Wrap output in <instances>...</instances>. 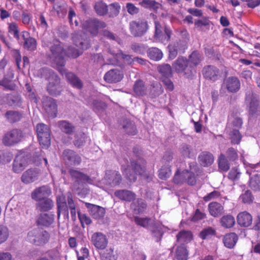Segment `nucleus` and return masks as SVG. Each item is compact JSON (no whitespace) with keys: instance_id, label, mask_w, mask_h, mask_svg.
Returning <instances> with one entry per match:
<instances>
[{"instance_id":"obj_55","label":"nucleus","mask_w":260,"mask_h":260,"mask_svg":"<svg viewBox=\"0 0 260 260\" xmlns=\"http://www.w3.org/2000/svg\"><path fill=\"white\" fill-rule=\"evenodd\" d=\"M225 157L230 161H235L238 159V150L233 147L229 148L224 154Z\"/></svg>"},{"instance_id":"obj_56","label":"nucleus","mask_w":260,"mask_h":260,"mask_svg":"<svg viewBox=\"0 0 260 260\" xmlns=\"http://www.w3.org/2000/svg\"><path fill=\"white\" fill-rule=\"evenodd\" d=\"M176 255L178 260H187L188 252L185 246L182 245L177 247L176 250Z\"/></svg>"},{"instance_id":"obj_25","label":"nucleus","mask_w":260,"mask_h":260,"mask_svg":"<svg viewBox=\"0 0 260 260\" xmlns=\"http://www.w3.org/2000/svg\"><path fill=\"white\" fill-rule=\"evenodd\" d=\"M26 158L22 155H17L13 163V171L16 173L21 172L27 166Z\"/></svg>"},{"instance_id":"obj_36","label":"nucleus","mask_w":260,"mask_h":260,"mask_svg":"<svg viewBox=\"0 0 260 260\" xmlns=\"http://www.w3.org/2000/svg\"><path fill=\"white\" fill-rule=\"evenodd\" d=\"M147 204L145 201L141 199H138L131 204V208L135 214L143 213L146 209Z\"/></svg>"},{"instance_id":"obj_5","label":"nucleus","mask_w":260,"mask_h":260,"mask_svg":"<svg viewBox=\"0 0 260 260\" xmlns=\"http://www.w3.org/2000/svg\"><path fill=\"white\" fill-rule=\"evenodd\" d=\"M173 67L177 72H184L187 78L192 79L196 74V70L190 69L188 60L185 57H179L173 63Z\"/></svg>"},{"instance_id":"obj_48","label":"nucleus","mask_w":260,"mask_h":260,"mask_svg":"<svg viewBox=\"0 0 260 260\" xmlns=\"http://www.w3.org/2000/svg\"><path fill=\"white\" fill-rule=\"evenodd\" d=\"M163 88L161 84L158 82H155L151 85L150 93L153 97H156L163 92Z\"/></svg>"},{"instance_id":"obj_1","label":"nucleus","mask_w":260,"mask_h":260,"mask_svg":"<svg viewBox=\"0 0 260 260\" xmlns=\"http://www.w3.org/2000/svg\"><path fill=\"white\" fill-rule=\"evenodd\" d=\"M66 51L59 41L51 43L47 52V56L52 63L63 74L62 67L65 66Z\"/></svg>"},{"instance_id":"obj_59","label":"nucleus","mask_w":260,"mask_h":260,"mask_svg":"<svg viewBox=\"0 0 260 260\" xmlns=\"http://www.w3.org/2000/svg\"><path fill=\"white\" fill-rule=\"evenodd\" d=\"M185 170L181 172H179L178 170L176 172L173 178V181L175 183L182 184L185 182L186 180V173H185Z\"/></svg>"},{"instance_id":"obj_31","label":"nucleus","mask_w":260,"mask_h":260,"mask_svg":"<svg viewBox=\"0 0 260 260\" xmlns=\"http://www.w3.org/2000/svg\"><path fill=\"white\" fill-rule=\"evenodd\" d=\"M224 84L228 90L231 92L237 91L240 86L239 80L235 77H229L225 80Z\"/></svg>"},{"instance_id":"obj_41","label":"nucleus","mask_w":260,"mask_h":260,"mask_svg":"<svg viewBox=\"0 0 260 260\" xmlns=\"http://www.w3.org/2000/svg\"><path fill=\"white\" fill-rule=\"evenodd\" d=\"M53 207V202L52 200L49 198L44 199L40 200L37 204V208L41 211H47L51 210Z\"/></svg>"},{"instance_id":"obj_60","label":"nucleus","mask_w":260,"mask_h":260,"mask_svg":"<svg viewBox=\"0 0 260 260\" xmlns=\"http://www.w3.org/2000/svg\"><path fill=\"white\" fill-rule=\"evenodd\" d=\"M239 199L241 200L242 202L245 204H250L253 202L254 197L251 192L247 190L240 196Z\"/></svg>"},{"instance_id":"obj_32","label":"nucleus","mask_w":260,"mask_h":260,"mask_svg":"<svg viewBox=\"0 0 260 260\" xmlns=\"http://www.w3.org/2000/svg\"><path fill=\"white\" fill-rule=\"evenodd\" d=\"M114 195L119 199L126 202H131L136 198V194L132 191L126 189L116 190Z\"/></svg>"},{"instance_id":"obj_62","label":"nucleus","mask_w":260,"mask_h":260,"mask_svg":"<svg viewBox=\"0 0 260 260\" xmlns=\"http://www.w3.org/2000/svg\"><path fill=\"white\" fill-rule=\"evenodd\" d=\"M171 175V170L168 166L163 167L158 171V177L160 179L166 180Z\"/></svg>"},{"instance_id":"obj_34","label":"nucleus","mask_w":260,"mask_h":260,"mask_svg":"<svg viewBox=\"0 0 260 260\" xmlns=\"http://www.w3.org/2000/svg\"><path fill=\"white\" fill-rule=\"evenodd\" d=\"M203 57L198 51H193L189 56L188 61L190 69H194L202 61Z\"/></svg>"},{"instance_id":"obj_64","label":"nucleus","mask_w":260,"mask_h":260,"mask_svg":"<svg viewBox=\"0 0 260 260\" xmlns=\"http://www.w3.org/2000/svg\"><path fill=\"white\" fill-rule=\"evenodd\" d=\"M242 136L238 130L233 129L230 133L231 143L234 144H238L241 139Z\"/></svg>"},{"instance_id":"obj_10","label":"nucleus","mask_w":260,"mask_h":260,"mask_svg":"<svg viewBox=\"0 0 260 260\" xmlns=\"http://www.w3.org/2000/svg\"><path fill=\"white\" fill-rule=\"evenodd\" d=\"M106 26V24L104 22L99 21L96 19L87 20L83 24L84 29L93 35H97L99 28H105Z\"/></svg>"},{"instance_id":"obj_52","label":"nucleus","mask_w":260,"mask_h":260,"mask_svg":"<svg viewBox=\"0 0 260 260\" xmlns=\"http://www.w3.org/2000/svg\"><path fill=\"white\" fill-rule=\"evenodd\" d=\"M123 128L129 135H134L137 133L136 125L133 121L125 120L124 121Z\"/></svg>"},{"instance_id":"obj_19","label":"nucleus","mask_w":260,"mask_h":260,"mask_svg":"<svg viewBox=\"0 0 260 260\" xmlns=\"http://www.w3.org/2000/svg\"><path fill=\"white\" fill-rule=\"evenodd\" d=\"M40 171L37 169H30L22 174L21 180L25 184H29L37 181L40 175Z\"/></svg>"},{"instance_id":"obj_47","label":"nucleus","mask_w":260,"mask_h":260,"mask_svg":"<svg viewBox=\"0 0 260 260\" xmlns=\"http://www.w3.org/2000/svg\"><path fill=\"white\" fill-rule=\"evenodd\" d=\"M229 161V160L225 157V155L223 153H221L218 159L219 169L223 172L228 171L230 168Z\"/></svg>"},{"instance_id":"obj_2","label":"nucleus","mask_w":260,"mask_h":260,"mask_svg":"<svg viewBox=\"0 0 260 260\" xmlns=\"http://www.w3.org/2000/svg\"><path fill=\"white\" fill-rule=\"evenodd\" d=\"M57 216L59 217L61 213L68 218L70 210L72 218L75 220L76 218V205L73 200V195L70 192H67L66 198L62 195L57 197Z\"/></svg>"},{"instance_id":"obj_21","label":"nucleus","mask_w":260,"mask_h":260,"mask_svg":"<svg viewBox=\"0 0 260 260\" xmlns=\"http://www.w3.org/2000/svg\"><path fill=\"white\" fill-rule=\"evenodd\" d=\"M123 77V74L119 70L114 69L107 72L105 74L104 79L108 83H114L120 81Z\"/></svg>"},{"instance_id":"obj_30","label":"nucleus","mask_w":260,"mask_h":260,"mask_svg":"<svg viewBox=\"0 0 260 260\" xmlns=\"http://www.w3.org/2000/svg\"><path fill=\"white\" fill-rule=\"evenodd\" d=\"M54 214L48 213H41L37 219V223L39 225L46 227L50 226L54 221Z\"/></svg>"},{"instance_id":"obj_4","label":"nucleus","mask_w":260,"mask_h":260,"mask_svg":"<svg viewBox=\"0 0 260 260\" xmlns=\"http://www.w3.org/2000/svg\"><path fill=\"white\" fill-rule=\"evenodd\" d=\"M49 239V233L39 229L29 231L27 236V240L37 246L44 245L48 242Z\"/></svg>"},{"instance_id":"obj_11","label":"nucleus","mask_w":260,"mask_h":260,"mask_svg":"<svg viewBox=\"0 0 260 260\" xmlns=\"http://www.w3.org/2000/svg\"><path fill=\"white\" fill-rule=\"evenodd\" d=\"M62 157L66 163L70 166H78L82 161L81 156L71 149L64 150L62 153Z\"/></svg>"},{"instance_id":"obj_57","label":"nucleus","mask_w":260,"mask_h":260,"mask_svg":"<svg viewBox=\"0 0 260 260\" xmlns=\"http://www.w3.org/2000/svg\"><path fill=\"white\" fill-rule=\"evenodd\" d=\"M9 32L13 35L18 41H21V35H19V30L18 25L15 23H11L9 25Z\"/></svg>"},{"instance_id":"obj_27","label":"nucleus","mask_w":260,"mask_h":260,"mask_svg":"<svg viewBox=\"0 0 260 260\" xmlns=\"http://www.w3.org/2000/svg\"><path fill=\"white\" fill-rule=\"evenodd\" d=\"M21 43H23L25 48L29 50H34L36 48L37 43L35 39L29 37V34L26 31H23L21 34Z\"/></svg>"},{"instance_id":"obj_38","label":"nucleus","mask_w":260,"mask_h":260,"mask_svg":"<svg viewBox=\"0 0 260 260\" xmlns=\"http://www.w3.org/2000/svg\"><path fill=\"white\" fill-rule=\"evenodd\" d=\"M66 77L69 82L74 87L78 89H81L83 87L81 80L74 74L68 72L66 73Z\"/></svg>"},{"instance_id":"obj_54","label":"nucleus","mask_w":260,"mask_h":260,"mask_svg":"<svg viewBox=\"0 0 260 260\" xmlns=\"http://www.w3.org/2000/svg\"><path fill=\"white\" fill-rule=\"evenodd\" d=\"M158 72L164 78H169L172 76V71L170 65L169 64H162L158 67Z\"/></svg>"},{"instance_id":"obj_35","label":"nucleus","mask_w":260,"mask_h":260,"mask_svg":"<svg viewBox=\"0 0 260 260\" xmlns=\"http://www.w3.org/2000/svg\"><path fill=\"white\" fill-rule=\"evenodd\" d=\"M208 210L211 215L214 217L220 216L224 212L223 206L217 202H211L208 205Z\"/></svg>"},{"instance_id":"obj_51","label":"nucleus","mask_w":260,"mask_h":260,"mask_svg":"<svg viewBox=\"0 0 260 260\" xmlns=\"http://www.w3.org/2000/svg\"><path fill=\"white\" fill-rule=\"evenodd\" d=\"M249 186L254 191L260 190V175L256 174L250 177Z\"/></svg>"},{"instance_id":"obj_20","label":"nucleus","mask_w":260,"mask_h":260,"mask_svg":"<svg viewBox=\"0 0 260 260\" xmlns=\"http://www.w3.org/2000/svg\"><path fill=\"white\" fill-rule=\"evenodd\" d=\"M47 89L51 95H57L60 94L62 88L60 84V79L57 75L54 76V78H51L49 81Z\"/></svg>"},{"instance_id":"obj_61","label":"nucleus","mask_w":260,"mask_h":260,"mask_svg":"<svg viewBox=\"0 0 260 260\" xmlns=\"http://www.w3.org/2000/svg\"><path fill=\"white\" fill-rule=\"evenodd\" d=\"M13 158L11 153L6 151H0V165L10 162Z\"/></svg>"},{"instance_id":"obj_6","label":"nucleus","mask_w":260,"mask_h":260,"mask_svg":"<svg viewBox=\"0 0 260 260\" xmlns=\"http://www.w3.org/2000/svg\"><path fill=\"white\" fill-rule=\"evenodd\" d=\"M23 137L24 134L21 129L14 128L4 135L2 141L5 146H12L21 142Z\"/></svg>"},{"instance_id":"obj_45","label":"nucleus","mask_w":260,"mask_h":260,"mask_svg":"<svg viewBox=\"0 0 260 260\" xmlns=\"http://www.w3.org/2000/svg\"><path fill=\"white\" fill-rule=\"evenodd\" d=\"M58 125L61 131L67 134H72L75 131V127L67 121H60Z\"/></svg>"},{"instance_id":"obj_49","label":"nucleus","mask_w":260,"mask_h":260,"mask_svg":"<svg viewBox=\"0 0 260 260\" xmlns=\"http://www.w3.org/2000/svg\"><path fill=\"white\" fill-rule=\"evenodd\" d=\"M221 225L225 228H230L232 227L235 223L234 217L231 215H226L222 216L220 219Z\"/></svg>"},{"instance_id":"obj_50","label":"nucleus","mask_w":260,"mask_h":260,"mask_svg":"<svg viewBox=\"0 0 260 260\" xmlns=\"http://www.w3.org/2000/svg\"><path fill=\"white\" fill-rule=\"evenodd\" d=\"M88 137L84 133H79L75 136L74 141V145L78 148H80L84 145Z\"/></svg>"},{"instance_id":"obj_39","label":"nucleus","mask_w":260,"mask_h":260,"mask_svg":"<svg viewBox=\"0 0 260 260\" xmlns=\"http://www.w3.org/2000/svg\"><path fill=\"white\" fill-rule=\"evenodd\" d=\"M179 151L183 158H191L194 155V151L192 146L187 144H183L180 146Z\"/></svg>"},{"instance_id":"obj_37","label":"nucleus","mask_w":260,"mask_h":260,"mask_svg":"<svg viewBox=\"0 0 260 260\" xmlns=\"http://www.w3.org/2000/svg\"><path fill=\"white\" fill-rule=\"evenodd\" d=\"M238 239V237L235 233H230L224 236L223 242L225 247L229 248H232L236 245Z\"/></svg>"},{"instance_id":"obj_53","label":"nucleus","mask_w":260,"mask_h":260,"mask_svg":"<svg viewBox=\"0 0 260 260\" xmlns=\"http://www.w3.org/2000/svg\"><path fill=\"white\" fill-rule=\"evenodd\" d=\"M94 8L96 13L100 16L106 15L108 12L107 5L102 2H98L96 3Z\"/></svg>"},{"instance_id":"obj_12","label":"nucleus","mask_w":260,"mask_h":260,"mask_svg":"<svg viewBox=\"0 0 260 260\" xmlns=\"http://www.w3.org/2000/svg\"><path fill=\"white\" fill-rule=\"evenodd\" d=\"M155 37L159 41L166 43L170 40L171 31L169 28L166 27L164 28L157 21L155 22Z\"/></svg>"},{"instance_id":"obj_42","label":"nucleus","mask_w":260,"mask_h":260,"mask_svg":"<svg viewBox=\"0 0 260 260\" xmlns=\"http://www.w3.org/2000/svg\"><path fill=\"white\" fill-rule=\"evenodd\" d=\"M139 5L144 8L154 11H157L161 6L159 3L153 0H142L139 2Z\"/></svg>"},{"instance_id":"obj_58","label":"nucleus","mask_w":260,"mask_h":260,"mask_svg":"<svg viewBox=\"0 0 260 260\" xmlns=\"http://www.w3.org/2000/svg\"><path fill=\"white\" fill-rule=\"evenodd\" d=\"M5 116L12 123L20 120L21 118V115L18 112L15 111H8L6 113Z\"/></svg>"},{"instance_id":"obj_22","label":"nucleus","mask_w":260,"mask_h":260,"mask_svg":"<svg viewBox=\"0 0 260 260\" xmlns=\"http://www.w3.org/2000/svg\"><path fill=\"white\" fill-rule=\"evenodd\" d=\"M105 179L107 184L114 187L120 183L121 176L118 172L110 170L106 172Z\"/></svg>"},{"instance_id":"obj_3","label":"nucleus","mask_w":260,"mask_h":260,"mask_svg":"<svg viewBox=\"0 0 260 260\" xmlns=\"http://www.w3.org/2000/svg\"><path fill=\"white\" fill-rule=\"evenodd\" d=\"M136 223L145 228H147L152 233V234L156 238V241L159 242L162 236L161 225L154 222L149 218H141L136 216L134 218Z\"/></svg>"},{"instance_id":"obj_7","label":"nucleus","mask_w":260,"mask_h":260,"mask_svg":"<svg viewBox=\"0 0 260 260\" xmlns=\"http://www.w3.org/2000/svg\"><path fill=\"white\" fill-rule=\"evenodd\" d=\"M38 140L43 148H47L50 145V133L49 127L42 123L36 126Z\"/></svg>"},{"instance_id":"obj_16","label":"nucleus","mask_w":260,"mask_h":260,"mask_svg":"<svg viewBox=\"0 0 260 260\" xmlns=\"http://www.w3.org/2000/svg\"><path fill=\"white\" fill-rule=\"evenodd\" d=\"M202 73L205 78L212 81L217 80L221 77L220 71L214 66L210 65L204 67Z\"/></svg>"},{"instance_id":"obj_17","label":"nucleus","mask_w":260,"mask_h":260,"mask_svg":"<svg viewBox=\"0 0 260 260\" xmlns=\"http://www.w3.org/2000/svg\"><path fill=\"white\" fill-rule=\"evenodd\" d=\"M69 173L72 180L78 184L85 182L91 183L93 181L88 175L75 169H70Z\"/></svg>"},{"instance_id":"obj_44","label":"nucleus","mask_w":260,"mask_h":260,"mask_svg":"<svg viewBox=\"0 0 260 260\" xmlns=\"http://www.w3.org/2000/svg\"><path fill=\"white\" fill-rule=\"evenodd\" d=\"M38 75L42 78H44L49 81L54 76H57L54 72L48 68H43L38 71Z\"/></svg>"},{"instance_id":"obj_15","label":"nucleus","mask_w":260,"mask_h":260,"mask_svg":"<svg viewBox=\"0 0 260 260\" xmlns=\"http://www.w3.org/2000/svg\"><path fill=\"white\" fill-rule=\"evenodd\" d=\"M73 41L75 45L81 50L88 49L90 44L88 40L86 38V35L82 32H76L73 34Z\"/></svg>"},{"instance_id":"obj_29","label":"nucleus","mask_w":260,"mask_h":260,"mask_svg":"<svg viewBox=\"0 0 260 260\" xmlns=\"http://www.w3.org/2000/svg\"><path fill=\"white\" fill-rule=\"evenodd\" d=\"M14 78V73L12 70H9L4 79L0 80V85L3 86L5 89L13 90L15 88V84L12 82Z\"/></svg>"},{"instance_id":"obj_13","label":"nucleus","mask_w":260,"mask_h":260,"mask_svg":"<svg viewBox=\"0 0 260 260\" xmlns=\"http://www.w3.org/2000/svg\"><path fill=\"white\" fill-rule=\"evenodd\" d=\"M42 104L44 109L49 116H56L57 108L55 100L49 96H44L42 99Z\"/></svg>"},{"instance_id":"obj_8","label":"nucleus","mask_w":260,"mask_h":260,"mask_svg":"<svg viewBox=\"0 0 260 260\" xmlns=\"http://www.w3.org/2000/svg\"><path fill=\"white\" fill-rule=\"evenodd\" d=\"M123 173L125 175L126 178L131 182H135L137 179V175H141L144 172L143 168L135 160L131 161V168L133 172H131L130 167H127L124 169L122 166Z\"/></svg>"},{"instance_id":"obj_40","label":"nucleus","mask_w":260,"mask_h":260,"mask_svg":"<svg viewBox=\"0 0 260 260\" xmlns=\"http://www.w3.org/2000/svg\"><path fill=\"white\" fill-rule=\"evenodd\" d=\"M133 90L137 96H143L146 94L147 88L142 80H137L133 86Z\"/></svg>"},{"instance_id":"obj_9","label":"nucleus","mask_w":260,"mask_h":260,"mask_svg":"<svg viewBox=\"0 0 260 260\" xmlns=\"http://www.w3.org/2000/svg\"><path fill=\"white\" fill-rule=\"evenodd\" d=\"M147 29V22L143 19L133 21L129 23L131 32L134 36L136 37L143 36Z\"/></svg>"},{"instance_id":"obj_63","label":"nucleus","mask_w":260,"mask_h":260,"mask_svg":"<svg viewBox=\"0 0 260 260\" xmlns=\"http://www.w3.org/2000/svg\"><path fill=\"white\" fill-rule=\"evenodd\" d=\"M9 236V231L6 226L0 225V244L6 242Z\"/></svg>"},{"instance_id":"obj_24","label":"nucleus","mask_w":260,"mask_h":260,"mask_svg":"<svg viewBox=\"0 0 260 260\" xmlns=\"http://www.w3.org/2000/svg\"><path fill=\"white\" fill-rule=\"evenodd\" d=\"M85 206L88 209L90 214L95 219L103 218L105 213V209L101 206L88 203H85Z\"/></svg>"},{"instance_id":"obj_23","label":"nucleus","mask_w":260,"mask_h":260,"mask_svg":"<svg viewBox=\"0 0 260 260\" xmlns=\"http://www.w3.org/2000/svg\"><path fill=\"white\" fill-rule=\"evenodd\" d=\"M51 191L47 186H42L35 189L31 193V198L36 201H40L47 198Z\"/></svg>"},{"instance_id":"obj_43","label":"nucleus","mask_w":260,"mask_h":260,"mask_svg":"<svg viewBox=\"0 0 260 260\" xmlns=\"http://www.w3.org/2000/svg\"><path fill=\"white\" fill-rule=\"evenodd\" d=\"M147 53L149 58L155 61L160 60L163 56L161 51L156 47L149 48Z\"/></svg>"},{"instance_id":"obj_14","label":"nucleus","mask_w":260,"mask_h":260,"mask_svg":"<svg viewBox=\"0 0 260 260\" xmlns=\"http://www.w3.org/2000/svg\"><path fill=\"white\" fill-rule=\"evenodd\" d=\"M91 241L96 249H105L108 243V240L105 235L101 232H95L91 237Z\"/></svg>"},{"instance_id":"obj_26","label":"nucleus","mask_w":260,"mask_h":260,"mask_svg":"<svg viewBox=\"0 0 260 260\" xmlns=\"http://www.w3.org/2000/svg\"><path fill=\"white\" fill-rule=\"evenodd\" d=\"M168 48L169 50V58L173 59L176 57L179 52H184L185 45L183 42L179 41L169 45Z\"/></svg>"},{"instance_id":"obj_46","label":"nucleus","mask_w":260,"mask_h":260,"mask_svg":"<svg viewBox=\"0 0 260 260\" xmlns=\"http://www.w3.org/2000/svg\"><path fill=\"white\" fill-rule=\"evenodd\" d=\"M176 238L178 242L183 244L189 242L192 239V234L189 231H182L177 235Z\"/></svg>"},{"instance_id":"obj_33","label":"nucleus","mask_w":260,"mask_h":260,"mask_svg":"<svg viewBox=\"0 0 260 260\" xmlns=\"http://www.w3.org/2000/svg\"><path fill=\"white\" fill-rule=\"evenodd\" d=\"M237 222L240 225L247 227L251 224L252 222V217L249 213L246 211H244L238 215Z\"/></svg>"},{"instance_id":"obj_18","label":"nucleus","mask_w":260,"mask_h":260,"mask_svg":"<svg viewBox=\"0 0 260 260\" xmlns=\"http://www.w3.org/2000/svg\"><path fill=\"white\" fill-rule=\"evenodd\" d=\"M245 102L249 107V112L253 114L255 113L259 105V101L257 98L252 91H248L246 94Z\"/></svg>"},{"instance_id":"obj_28","label":"nucleus","mask_w":260,"mask_h":260,"mask_svg":"<svg viewBox=\"0 0 260 260\" xmlns=\"http://www.w3.org/2000/svg\"><path fill=\"white\" fill-rule=\"evenodd\" d=\"M198 161L203 167L211 166L214 162L213 154L208 151H203L198 156Z\"/></svg>"}]
</instances>
